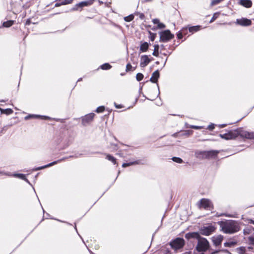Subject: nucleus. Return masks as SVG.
<instances>
[{"instance_id":"21","label":"nucleus","mask_w":254,"mask_h":254,"mask_svg":"<svg viewBox=\"0 0 254 254\" xmlns=\"http://www.w3.org/2000/svg\"><path fill=\"white\" fill-rule=\"evenodd\" d=\"M106 158L109 161L112 162L114 165L117 164L116 159L110 154H106Z\"/></svg>"},{"instance_id":"35","label":"nucleus","mask_w":254,"mask_h":254,"mask_svg":"<svg viewBox=\"0 0 254 254\" xmlns=\"http://www.w3.org/2000/svg\"><path fill=\"white\" fill-rule=\"evenodd\" d=\"M248 240L250 244L254 245V233L253 236H251L248 238Z\"/></svg>"},{"instance_id":"7","label":"nucleus","mask_w":254,"mask_h":254,"mask_svg":"<svg viewBox=\"0 0 254 254\" xmlns=\"http://www.w3.org/2000/svg\"><path fill=\"white\" fill-rule=\"evenodd\" d=\"M199 205L200 208H203L206 210L211 211L213 209L212 202L208 199L202 198L199 201Z\"/></svg>"},{"instance_id":"51","label":"nucleus","mask_w":254,"mask_h":254,"mask_svg":"<svg viewBox=\"0 0 254 254\" xmlns=\"http://www.w3.org/2000/svg\"><path fill=\"white\" fill-rule=\"evenodd\" d=\"M178 132L174 133L173 134H172V136L174 137H177L178 136Z\"/></svg>"},{"instance_id":"32","label":"nucleus","mask_w":254,"mask_h":254,"mask_svg":"<svg viewBox=\"0 0 254 254\" xmlns=\"http://www.w3.org/2000/svg\"><path fill=\"white\" fill-rule=\"evenodd\" d=\"M143 77L144 76L142 73H138L136 75V79L138 81H140L143 79Z\"/></svg>"},{"instance_id":"59","label":"nucleus","mask_w":254,"mask_h":254,"mask_svg":"<svg viewBox=\"0 0 254 254\" xmlns=\"http://www.w3.org/2000/svg\"><path fill=\"white\" fill-rule=\"evenodd\" d=\"M143 16H144V15H143V14H142L140 15V17L141 18H142Z\"/></svg>"},{"instance_id":"54","label":"nucleus","mask_w":254,"mask_h":254,"mask_svg":"<svg viewBox=\"0 0 254 254\" xmlns=\"http://www.w3.org/2000/svg\"><path fill=\"white\" fill-rule=\"evenodd\" d=\"M250 223H252V224H254V220H250Z\"/></svg>"},{"instance_id":"19","label":"nucleus","mask_w":254,"mask_h":254,"mask_svg":"<svg viewBox=\"0 0 254 254\" xmlns=\"http://www.w3.org/2000/svg\"><path fill=\"white\" fill-rule=\"evenodd\" d=\"M148 43L147 42H144L143 43H141L139 50L140 52H145L148 50Z\"/></svg>"},{"instance_id":"25","label":"nucleus","mask_w":254,"mask_h":254,"mask_svg":"<svg viewBox=\"0 0 254 254\" xmlns=\"http://www.w3.org/2000/svg\"><path fill=\"white\" fill-rule=\"evenodd\" d=\"M13 24V20H8L5 22H4L2 24V26L4 27H9L12 26Z\"/></svg>"},{"instance_id":"26","label":"nucleus","mask_w":254,"mask_h":254,"mask_svg":"<svg viewBox=\"0 0 254 254\" xmlns=\"http://www.w3.org/2000/svg\"><path fill=\"white\" fill-rule=\"evenodd\" d=\"M100 67L103 70H108L111 68L112 66L108 63H105L101 65Z\"/></svg>"},{"instance_id":"60","label":"nucleus","mask_w":254,"mask_h":254,"mask_svg":"<svg viewBox=\"0 0 254 254\" xmlns=\"http://www.w3.org/2000/svg\"><path fill=\"white\" fill-rule=\"evenodd\" d=\"M161 47L162 48H164V46L163 45H161Z\"/></svg>"},{"instance_id":"22","label":"nucleus","mask_w":254,"mask_h":254,"mask_svg":"<svg viewBox=\"0 0 254 254\" xmlns=\"http://www.w3.org/2000/svg\"><path fill=\"white\" fill-rule=\"evenodd\" d=\"M10 176H12L14 177L18 178L21 180H26V176L24 174H12L11 173V175Z\"/></svg>"},{"instance_id":"8","label":"nucleus","mask_w":254,"mask_h":254,"mask_svg":"<svg viewBox=\"0 0 254 254\" xmlns=\"http://www.w3.org/2000/svg\"><path fill=\"white\" fill-rule=\"evenodd\" d=\"M95 114L93 113H91L85 115L81 118L82 120V124L84 126H86L87 125L90 124L95 116Z\"/></svg>"},{"instance_id":"52","label":"nucleus","mask_w":254,"mask_h":254,"mask_svg":"<svg viewBox=\"0 0 254 254\" xmlns=\"http://www.w3.org/2000/svg\"><path fill=\"white\" fill-rule=\"evenodd\" d=\"M62 5V4H61V1L60 2H59V3H56V4H55V5H56V6H60V5Z\"/></svg>"},{"instance_id":"48","label":"nucleus","mask_w":254,"mask_h":254,"mask_svg":"<svg viewBox=\"0 0 254 254\" xmlns=\"http://www.w3.org/2000/svg\"><path fill=\"white\" fill-rule=\"evenodd\" d=\"M128 166H129V165H128V164L127 163H123V165H122V167H124V168H125V167H128Z\"/></svg>"},{"instance_id":"36","label":"nucleus","mask_w":254,"mask_h":254,"mask_svg":"<svg viewBox=\"0 0 254 254\" xmlns=\"http://www.w3.org/2000/svg\"><path fill=\"white\" fill-rule=\"evenodd\" d=\"M192 133V131L191 130H186L184 133H183L181 135L182 136H188L189 135H190V134H191Z\"/></svg>"},{"instance_id":"13","label":"nucleus","mask_w":254,"mask_h":254,"mask_svg":"<svg viewBox=\"0 0 254 254\" xmlns=\"http://www.w3.org/2000/svg\"><path fill=\"white\" fill-rule=\"evenodd\" d=\"M151 60L148 58L147 55H142L140 58V66L141 67H145L150 62Z\"/></svg>"},{"instance_id":"34","label":"nucleus","mask_w":254,"mask_h":254,"mask_svg":"<svg viewBox=\"0 0 254 254\" xmlns=\"http://www.w3.org/2000/svg\"><path fill=\"white\" fill-rule=\"evenodd\" d=\"M105 110V107L103 106H100L98 107L96 110V112L98 113H102Z\"/></svg>"},{"instance_id":"46","label":"nucleus","mask_w":254,"mask_h":254,"mask_svg":"<svg viewBox=\"0 0 254 254\" xmlns=\"http://www.w3.org/2000/svg\"><path fill=\"white\" fill-rule=\"evenodd\" d=\"M214 128V124H211L209 125L207 127V129L212 130Z\"/></svg>"},{"instance_id":"20","label":"nucleus","mask_w":254,"mask_h":254,"mask_svg":"<svg viewBox=\"0 0 254 254\" xmlns=\"http://www.w3.org/2000/svg\"><path fill=\"white\" fill-rule=\"evenodd\" d=\"M201 26L199 25L190 26L189 28L190 32L193 33L200 30Z\"/></svg>"},{"instance_id":"4","label":"nucleus","mask_w":254,"mask_h":254,"mask_svg":"<svg viewBox=\"0 0 254 254\" xmlns=\"http://www.w3.org/2000/svg\"><path fill=\"white\" fill-rule=\"evenodd\" d=\"M239 135V128L235 130H229L224 134H220L219 136L226 140L233 139Z\"/></svg>"},{"instance_id":"43","label":"nucleus","mask_w":254,"mask_h":254,"mask_svg":"<svg viewBox=\"0 0 254 254\" xmlns=\"http://www.w3.org/2000/svg\"><path fill=\"white\" fill-rule=\"evenodd\" d=\"M165 27V25L162 23L159 22L158 25V28L159 29L164 28Z\"/></svg>"},{"instance_id":"23","label":"nucleus","mask_w":254,"mask_h":254,"mask_svg":"<svg viewBox=\"0 0 254 254\" xmlns=\"http://www.w3.org/2000/svg\"><path fill=\"white\" fill-rule=\"evenodd\" d=\"M185 30L187 31V27L183 28L181 31H179L177 33V36L178 39H181L183 38V33H184V31Z\"/></svg>"},{"instance_id":"41","label":"nucleus","mask_w":254,"mask_h":254,"mask_svg":"<svg viewBox=\"0 0 254 254\" xmlns=\"http://www.w3.org/2000/svg\"><path fill=\"white\" fill-rule=\"evenodd\" d=\"M132 66L130 64H127L126 66V71H129L131 70Z\"/></svg>"},{"instance_id":"1","label":"nucleus","mask_w":254,"mask_h":254,"mask_svg":"<svg viewBox=\"0 0 254 254\" xmlns=\"http://www.w3.org/2000/svg\"><path fill=\"white\" fill-rule=\"evenodd\" d=\"M185 238L190 242L196 241L197 245L196 250L198 252L206 251L209 248V243L207 240L201 237L198 232H190L185 235Z\"/></svg>"},{"instance_id":"11","label":"nucleus","mask_w":254,"mask_h":254,"mask_svg":"<svg viewBox=\"0 0 254 254\" xmlns=\"http://www.w3.org/2000/svg\"><path fill=\"white\" fill-rule=\"evenodd\" d=\"M239 135L248 139H254V132H248L239 128Z\"/></svg>"},{"instance_id":"18","label":"nucleus","mask_w":254,"mask_h":254,"mask_svg":"<svg viewBox=\"0 0 254 254\" xmlns=\"http://www.w3.org/2000/svg\"><path fill=\"white\" fill-rule=\"evenodd\" d=\"M254 228L251 226H249L243 230V234L244 235H250L254 234Z\"/></svg>"},{"instance_id":"40","label":"nucleus","mask_w":254,"mask_h":254,"mask_svg":"<svg viewBox=\"0 0 254 254\" xmlns=\"http://www.w3.org/2000/svg\"><path fill=\"white\" fill-rule=\"evenodd\" d=\"M3 112L5 113L7 115H9L12 113L13 111L11 109H6L3 110Z\"/></svg>"},{"instance_id":"28","label":"nucleus","mask_w":254,"mask_h":254,"mask_svg":"<svg viewBox=\"0 0 254 254\" xmlns=\"http://www.w3.org/2000/svg\"><path fill=\"white\" fill-rule=\"evenodd\" d=\"M134 18V15L133 14H130L128 16L124 17V20L126 22H130L132 21Z\"/></svg>"},{"instance_id":"5","label":"nucleus","mask_w":254,"mask_h":254,"mask_svg":"<svg viewBox=\"0 0 254 254\" xmlns=\"http://www.w3.org/2000/svg\"><path fill=\"white\" fill-rule=\"evenodd\" d=\"M174 35L172 34L169 30H166L160 32V41L167 42L172 39Z\"/></svg>"},{"instance_id":"29","label":"nucleus","mask_w":254,"mask_h":254,"mask_svg":"<svg viewBox=\"0 0 254 254\" xmlns=\"http://www.w3.org/2000/svg\"><path fill=\"white\" fill-rule=\"evenodd\" d=\"M237 252L239 254H245L246 249L244 247H241L237 249Z\"/></svg>"},{"instance_id":"15","label":"nucleus","mask_w":254,"mask_h":254,"mask_svg":"<svg viewBox=\"0 0 254 254\" xmlns=\"http://www.w3.org/2000/svg\"><path fill=\"white\" fill-rule=\"evenodd\" d=\"M32 118H41L42 119H50V118L48 116H40L38 115H34V114H29L28 116L24 117V119L25 120H28L29 119H32Z\"/></svg>"},{"instance_id":"16","label":"nucleus","mask_w":254,"mask_h":254,"mask_svg":"<svg viewBox=\"0 0 254 254\" xmlns=\"http://www.w3.org/2000/svg\"><path fill=\"white\" fill-rule=\"evenodd\" d=\"M160 74L158 70H155L153 72L150 81L152 83H157L158 79L159 77Z\"/></svg>"},{"instance_id":"64","label":"nucleus","mask_w":254,"mask_h":254,"mask_svg":"<svg viewBox=\"0 0 254 254\" xmlns=\"http://www.w3.org/2000/svg\"><path fill=\"white\" fill-rule=\"evenodd\" d=\"M159 94H160V92L159 91V92H158V95H159Z\"/></svg>"},{"instance_id":"62","label":"nucleus","mask_w":254,"mask_h":254,"mask_svg":"<svg viewBox=\"0 0 254 254\" xmlns=\"http://www.w3.org/2000/svg\"><path fill=\"white\" fill-rule=\"evenodd\" d=\"M164 56H166L167 55L166 54H163Z\"/></svg>"},{"instance_id":"27","label":"nucleus","mask_w":254,"mask_h":254,"mask_svg":"<svg viewBox=\"0 0 254 254\" xmlns=\"http://www.w3.org/2000/svg\"><path fill=\"white\" fill-rule=\"evenodd\" d=\"M236 244V242H228L224 243V246L226 247H234Z\"/></svg>"},{"instance_id":"57","label":"nucleus","mask_w":254,"mask_h":254,"mask_svg":"<svg viewBox=\"0 0 254 254\" xmlns=\"http://www.w3.org/2000/svg\"><path fill=\"white\" fill-rule=\"evenodd\" d=\"M187 31L185 30L184 31V33H183V34L186 35V34H187Z\"/></svg>"},{"instance_id":"17","label":"nucleus","mask_w":254,"mask_h":254,"mask_svg":"<svg viewBox=\"0 0 254 254\" xmlns=\"http://www.w3.org/2000/svg\"><path fill=\"white\" fill-rule=\"evenodd\" d=\"M239 3L246 8H250L252 5V2L251 0H240Z\"/></svg>"},{"instance_id":"33","label":"nucleus","mask_w":254,"mask_h":254,"mask_svg":"<svg viewBox=\"0 0 254 254\" xmlns=\"http://www.w3.org/2000/svg\"><path fill=\"white\" fill-rule=\"evenodd\" d=\"M219 15V13L218 12L215 13L213 14L211 19H210L209 23L213 22L218 17Z\"/></svg>"},{"instance_id":"42","label":"nucleus","mask_w":254,"mask_h":254,"mask_svg":"<svg viewBox=\"0 0 254 254\" xmlns=\"http://www.w3.org/2000/svg\"><path fill=\"white\" fill-rule=\"evenodd\" d=\"M190 127L191 128L196 129L202 128V127H201V126H193V125L190 126Z\"/></svg>"},{"instance_id":"45","label":"nucleus","mask_w":254,"mask_h":254,"mask_svg":"<svg viewBox=\"0 0 254 254\" xmlns=\"http://www.w3.org/2000/svg\"><path fill=\"white\" fill-rule=\"evenodd\" d=\"M152 22L154 24H157L158 25L159 23L160 22L159 20L157 18H155L152 20Z\"/></svg>"},{"instance_id":"9","label":"nucleus","mask_w":254,"mask_h":254,"mask_svg":"<svg viewBox=\"0 0 254 254\" xmlns=\"http://www.w3.org/2000/svg\"><path fill=\"white\" fill-rule=\"evenodd\" d=\"M235 23L242 26H249L251 25L252 23L251 19L246 18L237 19Z\"/></svg>"},{"instance_id":"63","label":"nucleus","mask_w":254,"mask_h":254,"mask_svg":"<svg viewBox=\"0 0 254 254\" xmlns=\"http://www.w3.org/2000/svg\"><path fill=\"white\" fill-rule=\"evenodd\" d=\"M157 87H158V88H159V85H158V84H157Z\"/></svg>"},{"instance_id":"14","label":"nucleus","mask_w":254,"mask_h":254,"mask_svg":"<svg viewBox=\"0 0 254 254\" xmlns=\"http://www.w3.org/2000/svg\"><path fill=\"white\" fill-rule=\"evenodd\" d=\"M223 239V237L221 235H218L212 237V240L214 245L216 247L221 245Z\"/></svg>"},{"instance_id":"47","label":"nucleus","mask_w":254,"mask_h":254,"mask_svg":"<svg viewBox=\"0 0 254 254\" xmlns=\"http://www.w3.org/2000/svg\"><path fill=\"white\" fill-rule=\"evenodd\" d=\"M115 106L117 109H120L122 108V106L121 105H117L116 103H114Z\"/></svg>"},{"instance_id":"12","label":"nucleus","mask_w":254,"mask_h":254,"mask_svg":"<svg viewBox=\"0 0 254 254\" xmlns=\"http://www.w3.org/2000/svg\"><path fill=\"white\" fill-rule=\"evenodd\" d=\"M67 158L66 157H64V158H63L62 159H60L57 161H54V162H52L46 165H45V166H41V167H37V168H34L33 169V171H38V170H41V169H45L46 168H47V167H51L55 164H57L58 163H60L61 162H62V161H64V160L65 159H66Z\"/></svg>"},{"instance_id":"55","label":"nucleus","mask_w":254,"mask_h":254,"mask_svg":"<svg viewBox=\"0 0 254 254\" xmlns=\"http://www.w3.org/2000/svg\"><path fill=\"white\" fill-rule=\"evenodd\" d=\"M224 252H226V253H228V254H231L230 252H229L228 250H224Z\"/></svg>"},{"instance_id":"24","label":"nucleus","mask_w":254,"mask_h":254,"mask_svg":"<svg viewBox=\"0 0 254 254\" xmlns=\"http://www.w3.org/2000/svg\"><path fill=\"white\" fill-rule=\"evenodd\" d=\"M154 51L152 53V55L154 56L158 57V55H159L158 50H159V46L158 45H155L154 46Z\"/></svg>"},{"instance_id":"37","label":"nucleus","mask_w":254,"mask_h":254,"mask_svg":"<svg viewBox=\"0 0 254 254\" xmlns=\"http://www.w3.org/2000/svg\"><path fill=\"white\" fill-rule=\"evenodd\" d=\"M73 0H63L61 1V4L62 5H65L71 3Z\"/></svg>"},{"instance_id":"38","label":"nucleus","mask_w":254,"mask_h":254,"mask_svg":"<svg viewBox=\"0 0 254 254\" xmlns=\"http://www.w3.org/2000/svg\"><path fill=\"white\" fill-rule=\"evenodd\" d=\"M87 5H88V2H87V1H82L77 4V5L78 6H79L81 7L85 6H87Z\"/></svg>"},{"instance_id":"30","label":"nucleus","mask_w":254,"mask_h":254,"mask_svg":"<svg viewBox=\"0 0 254 254\" xmlns=\"http://www.w3.org/2000/svg\"><path fill=\"white\" fill-rule=\"evenodd\" d=\"M128 164L129 166L133 165H136V164H143V163L141 162L140 160H136L134 161H131L127 163Z\"/></svg>"},{"instance_id":"31","label":"nucleus","mask_w":254,"mask_h":254,"mask_svg":"<svg viewBox=\"0 0 254 254\" xmlns=\"http://www.w3.org/2000/svg\"><path fill=\"white\" fill-rule=\"evenodd\" d=\"M172 159L173 161H174L176 163H182L183 162V160L179 157H173L172 158Z\"/></svg>"},{"instance_id":"58","label":"nucleus","mask_w":254,"mask_h":254,"mask_svg":"<svg viewBox=\"0 0 254 254\" xmlns=\"http://www.w3.org/2000/svg\"><path fill=\"white\" fill-rule=\"evenodd\" d=\"M82 80V78H80L78 79L77 81H80Z\"/></svg>"},{"instance_id":"53","label":"nucleus","mask_w":254,"mask_h":254,"mask_svg":"<svg viewBox=\"0 0 254 254\" xmlns=\"http://www.w3.org/2000/svg\"><path fill=\"white\" fill-rule=\"evenodd\" d=\"M152 0H144V2H150L152 1Z\"/></svg>"},{"instance_id":"61","label":"nucleus","mask_w":254,"mask_h":254,"mask_svg":"<svg viewBox=\"0 0 254 254\" xmlns=\"http://www.w3.org/2000/svg\"><path fill=\"white\" fill-rule=\"evenodd\" d=\"M167 61V58L166 59V61H165V64H166V61Z\"/></svg>"},{"instance_id":"50","label":"nucleus","mask_w":254,"mask_h":254,"mask_svg":"<svg viewBox=\"0 0 254 254\" xmlns=\"http://www.w3.org/2000/svg\"><path fill=\"white\" fill-rule=\"evenodd\" d=\"M226 126H227V124H222V125H220L219 127L221 128H223V127H226Z\"/></svg>"},{"instance_id":"2","label":"nucleus","mask_w":254,"mask_h":254,"mask_svg":"<svg viewBox=\"0 0 254 254\" xmlns=\"http://www.w3.org/2000/svg\"><path fill=\"white\" fill-rule=\"evenodd\" d=\"M242 223L234 220H228L219 222L220 230L227 234L238 232L241 229Z\"/></svg>"},{"instance_id":"44","label":"nucleus","mask_w":254,"mask_h":254,"mask_svg":"<svg viewBox=\"0 0 254 254\" xmlns=\"http://www.w3.org/2000/svg\"><path fill=\"white\" fill-rule=\"evenodd\" d=\"M0 175H2L10 176L11 175V173H10V172H3V171H0Z\"/></svg>"},{"instance_id":"49","label":"nucleus","mask_w":254,"mask_h":254,"mask_svg":"<svg viewBox=\"0 0 254 254\" xmlns=\"http://www.w3.org/2000/svg\"><path fill=\"white\" fill-rule=\"evenodd\" d=\"M30 23V19H27L26 21V23H25V24L26 25H29Z\"/></svg>"},{"instance_id":"56","label":"nucleus","mask_w":254,"mask_h":254,"mask_svg":"<svg viewBox=\"0 0 254 254\" xmlns=\"http://www.w3.org/2000/svg\"><path fill=\"white\" fill-rule=\"evenodd\" d=\"M24 181H26L27 183L30 184V183L27 179H26V180H24Z\"/></svg>"},{"instance_id":"39","label":"nucleus","mask_w":254,"mask_h":254,"mask_svg":"<svg viewBox=\"0 0 254 254\" xmlns=\"http://www.w3.org/2000/svg\"><path fill=\"white\" fill-rule=\"evenodd\" d=\"M149 33L150 35V39L151 41H153L155 38L156 34L153 33L151 32L150 31L149 32Z\"/></svg>"},{"instance_id":"10","label":"nucleus","mask_w":254,"mask_h":254,"mask_svg":"<svg viewBox=\"0 0 254 254\" xmlns=\"http://www.w3.org/2000/svg\"><path fill=\"white\" fill-rule=\"evenodd\" d=\"M214 231L215 227L213 226L210 225L203 227L200 230V233L203 235L209 236Z\"/></svg>"},{"instance_id":"6","label":"nucleus","mask_w":254,"mask_h":254,"mask_svg":"<svg viewBox=\"0 0 254 254\" xmlns=\"http://www.w3.org/2000/svg\"><path fill=\"white\" fill-rule=\"evenodd\" d=\"M185 244V241L183 239L177 238L170 242V246L172 249L177 251L183 247Z\"/></svg>"},{"instance_id":"3","label":"nucleus","mask_w":254,"mask_h":254,"mask_svg":"<svg viewBox=\"0 0 254 254\" xmlns=\"http://www.w3.org/2000/svg\"><path fill=\"white\" fill-rule=\"evenodd\" d=\"M219 151L218 150H209L197 151L195 153L196 156L197 158H215L217 157Z\"/></svg>"}]
</instances>
